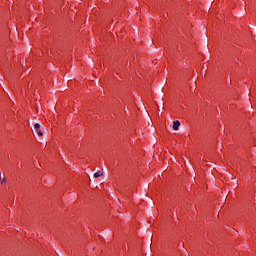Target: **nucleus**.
I'll return each instance as SVG.
<instances>
[{
    "label": "nucleus",
    "mask_w": 256,
    "mask_h": 256,
    "mask_svg": "<svg viewBox=\"0 0 256 256\" xmlns=\"http://www.w3.org/2000/svg\"><path fill=\"white\" fill-rule=\"evenodd\" d=\"M35 133H36V135H39V137H43V132L41 131V128L40 129H36Z\"/></svg>",
    "instance_id": "obj_3"
},
{
    "label": "nucleus",
    "mask_w": 256,
    "mask_h": 256,
    "mask_svg": "<svg viewBox=\"0 0 256 256\" xmlns=\"http://www.w3.org/2000/svg\"><path fill=\"white\" fill-rule=\"evenodd\" d=\"M180 125H181V122H179V120L174 121V123H173V130L174 131H178Z\"/></svg>",
    "instance_id": "obj_1"
},
{
    "label": "nucleus",
    "mask_w": 256,
    "mask_h": 256,
    "mask_svg": "<svg viewBox=\"0 0 256 256\" xmlns=\"http://www.w3.org/2000/svg\"><path fill=\"white\" fill-rule=\"evenodd\" d=\"M37 129H41V124L40 123H36L34 125V131L37 130Z\"/></svg>",
    "instance_id": "obj_5"
},
{
    "label": "nucleus",
    "mask_w": 256,
    "mask_h": 256,
    "mask_svg": "<svg viewBox=\"0 0 256 256\" xmlns=\"http://www.w3.org/2000/svg\"><path fill=\"white\" fill-rule=\"evenodd\" d=\"M102 176H103V172H101V171H97L96 173H94L95 179L102 177Z\"/></svg>",
    "instance_id": "obj_2"
},
{
    "label": "nucleus",
    "mask_w": 256,
    "mask_h": 256,
    "mask_svg": "<svg viewBox=\"0 0 256 256\" xmlns=\"http://www.w3.org/2000/svg\"><path fill=\"white\" fill-rule=\"evenodd\" d=\"M0 183L2 185H7V180L5 178H0Z\"/></svg>",
    "instance_id": "obj_4"
}]
</instances>
